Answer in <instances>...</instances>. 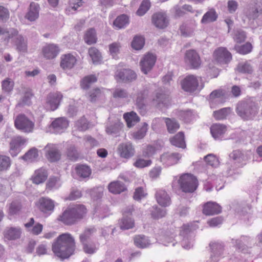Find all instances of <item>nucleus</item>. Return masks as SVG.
I'll use <instances>...</instances> for the list:
<instances>
[{
	"mask_svg": "<svg viewBox=\"0 0 262 262\" xmlns=\"http://www.w3.org/2000/svg\"><path fill=\"white\" fill-rule=\"evenodd\" d=\"M75 242L73 236L68 233H63L52 244V251L61 259L69 258L75 250Z\"/></svg>",
	"mask_w": 262,
	"mask_h": 262,
	"instance_id": "f257e3e1",
	"label": "nucleus"
},
{
	"mask_svg": "<svg viewBox=\"0 0 262 262\" xmlns=\"http://www.w3.org/2000/svg\"><path fill=\"white\" fill-rule=\"evenodd\" d=\"M257 106L253 102H241L236 107L237 114L243 119H252L257 113Z\"/></svg>",
	"mask_w": 262,
	"mask_h": 262,
	"instance_id": "f03ea898",
	"label": "nucleus"
},
{
	"mask_svg": "<svg viewBox=\"0 0 262 262\" xmlns=\"http://www.w3.org/2000/svg\"><path fill=\"white\" fill-rule=\"evenodd\" d=\"M178 182L182 191L191 193L198 187V182L195 177L189 173H185L180 176Z\"/></svg>",
	"mask_w": 262,
	"mask_h": 262,
	"instance_id": "7ed1b4c3",
	"label": "nucleus"
},
{
	"mask_svg": "<svg viewBox=\"0 0 262 262\" xmlns=\"http://www.w3.org/2000/svg\"><path fill=\"white\" fill-rule=\"evenodd\" d=\"M202 81L201 77H196L193 75L187 76L181 81V87L186 92H192L195 91L198 88L202 89L203 84L199 85V82Z\"/></svg>",
	"mask_w": 262,
	"mask_h": 262,
	"instance_id": "20e7f679",
	"label": "nucleus"
},
{
	"mask_svg": "<svg viewBox=\"0 0 262 262\" xmlns=\"http://www.w3.org/2000/svg\"><path fill=\"white\" fill-rule=\"evenodd\" d=\"M8 33V39L15 37L14 43L16 50L20 52H26L27 50L26 39L18 34V32L15 29H10Z\"/></svg>",
	"mask_w": 262,
	"mask_h": 262,
	"instance_id": "39448f33",
	"label": "nucleus"
},
{
	"mask_svg": "<svg viewBox=\"0 0 262 262\" xmlns=\"http://www.w3.org/2000/svg\"><path fill=\"white\" fill-rule=\"evenodd\" d=\"M15 127L24 132L30 133L33 130L34 123L30 120L25 115L20 114L15 120Z\"/></svg>",
	"mask_w": 262,
	"mask_h": 262,
	"instance_id": "423d86ee",
	"label": "nucleus"
},
{
	"mask_svg": "<svg viewBox=\"0 0 262 262\" xmlns=\"http://www.w3.org/2000/svg\"><path fill=\"white\" fill-rule=\"evenodd\" d=\"M183 237L182 246L185 249H189L193 246V234L191 231L189 226L184 225L181 227L180 233Z\"/></svg>",
	"mask_w": 262,
	"mask_h": 262,
	"instance_id": "0eeeda50",
	"label": "nucleus"
},
{
	"mask_svg": "<svg viewBox=\"0 0 262 262\" xmlns=\"http://www.w3.org/2000/svg\"><path fill=\"white\" fill-rule=\"evenodd\" d=\"M149 95L147 87H144L139 90L136 95V105L141 113H144L146 107V99Z\"/></svg>",
	"mask_w": 262,
	"mask_h": 262,
	"instance_id": "6e6552de",
	"label": "nucleus"
},
{
	"mask_svg": "<svg viewBox=\"0 0 262 262\" xmlns=\"http://www.w3.org/2000/svg\"><path fill=\"white\" fill-rule=\"evenodd\" d=\"M156 61V57L153 54L148 53L141 59L140 66L143 73L147 74L153 68Z\"/></svg>",
	"mask_w": 262,
	"mask_h": 262,
	"instance_id": "1a4fd4ad",
	"label": "nucleus"
},
{
	"mask_svg": "<svg viewBox=\"0 0 262 262\" xmlns=\"http://www.w3.org/2000/svg\"><path fill=\"white\" fill-rule=\"evenodd\" d=\"M44 150L46 157L50 162H56L60 159L61 153L56 145L48 144L45 146Z\"/></svg>",
	"mask_w": 262,
	"mask_h": 262,
	"instance_id": "9d476101",
	"label": "nucleus"
},
{
	"mask_svg": "<svg viewBox=\"0 0 262 262\" xmlns=\"http://www.w3.org/2000/svg\"><path fill=\"white\" fill-rule=\"evenodd\" d=\"M62 98V95L60 93L56 92L50 93L47 98L46 107L47 110L54 111L56 110Z\"/></svg>",
	"mask_w": 262,
	"mask_h": 262,
	"instance_id": "9b49d317",
	"label": "nucleus"
},
{
	"mask_svg": "<svg viewBox=\"0 0 262 262\" xmlns=\"http://www.w3.org/2000/svg\"><path fill=\"white\" fill-rule=\"evenodd\" d=\"M185 60L193 69L198 68L201 64L200 57L194 50H189L186 52Z\"/></svg>",
	"mask_w": 262,
	"mask_h": 262,
	"instance_id": "f8f14e48",
	"label": "nucleus"
},
{
	"mask_svg": "<svg viewBox=\"0 0 262 262\" xmlns=\"http://www.w3.org/2000/svg\"><path fill=\"white\" fill-rule=\"evenodd\" d=\"M117 151L121 157L125 159H129L135 154V149L132 144L129 142L120 144Z\"/></svg>",
	"mask_w": 262,
	"mask_h": 262,
	"instance_id": "ddd939ff",
	"label": "nucleus"
},
{
	"mask_svg": "<svg viewBox=\"0 0 262 262\" xmlns=\"http://www.w3.org/2000/svg\"><path fill=\"white\" fill-rule=\"evenodd\" d=\"M215 60L221 63H227L232 59L231 54L224 47H221L214 52Z\"/></svg>",
	"mask_w": 262,
	"mask_h": 262,
	"instance_id": "4468645a",
	"label": "nucleus"
},
{
	"mask_svg": "<svg viewBox=\"0 0 262 262\" xmlns=\"http://www.w3.org/2000/svg\"><path fill=\"white\" fill-rule=\"evenodd\" d=\"M152 22L157 28L163 29L167 26L169 21L165 13L159 12L153 14Z\"/></svg>",
	"mask_w": 262,
	"mask_h": 262,
	"instance_id": "2eb2a0df",
	"label": "nucleus"
},
{
	"mask_svg": "<svg viewBox=\"0 0 262 262\" xmlns=\"http://www.w3.org/2000/svg\"><path fill=\"white\" fill-rule=\"evenodd\" d=\"M54 206L53 201L49 198L42 197L38 200V208L44 213L50 214L54 210Z\"/></svg>",
	"mask_w": 262,
	"mask_h": 262,
	"instance_id": "dca6fc26",
	"label": "nucleus"
},
{
	"mask_svg": "<svg viewBox=\"0 0 262 262\" xmlns=\"http://www.w3.org/2000/svg\"><path fill=\"white\" fill-rule=\"evenodd\" d=\"M42 54L47 59L55 58L59 52V47L55 44H48L42 49Z\"/></svg>",
	"mask_w": 262,
	"mask_h": 262,
	"instance_id": "f3484780",
	"label": "nucleus"
},
{
	"mask_svg": "<svg viewBox=\"0 0 262 262\" xmlns=\"http://www.w3.org/2000/svg\"><path fill=\"white\" fill-rule=\"evenodd\" d=\"M27 140L20 136L13 138L10 143V152L12 156H16L19 152V147L24 145Z\"/></svg>",
	"mask_w": 262,
	"mask_h": 262,
	"instance_id": "a211bd4d",
	"label": "nucleus"
},
{
	"mask_svg": "<svg viewBox=\"0 0 262 262\" xmlns=\"http://www.w3.org/2000/svg\"><path fill=\"white\" fill-rule=\"evenodd\" d=\"M69 126V122L66 118L60 117L56 119L51 123L50 127L53 129L55 133H61Z\"/></svg>",
	"mask_w": 262,
	"mask_h": 262,
	"instance_id": "6ab92c4d",
	"label": "nucleus"
},
{
	"mask_svg": "<svg viewBox=\"0 0 262 262\" xmlns=\"http://www.w3.org/2000/svg\"><path fill=\"white\" fill-rule=\"evenodd\" d=\"M181 158V156L178 153H165L160 158L161 162L166 166H171L177 164Z\"/></svg>",
	"mask_w": 262,
	"mask_h": 262,
	"instance_id": "aec40b11",
	"label": "nucleus"
},
{
	"mask_svg": "<svg viewBox=\"0 0 262 262\" xmlns=\"http://www.w3.org/2000/svg\"><path fill=\"white\" fill-rule=\"evenodd\" d=\"M21 235V229L19 227H7L4 231V237L9 241L16 240Z\"/></svg>",
	"mask_w": 262,
	"mask_h": 262,
	"instance_id": "412c9836",
	"label": "nucleus"
},
{
	"mask_svg": "<svg viewBox=\"0 0 262 262\" xmlns=\"http://www.w3.org/2000/svg\"><path fill=\"white\" fill-rule=\"evenodd\" d=\"M76 59L74 56L71 54L63 55L61 57L60 67L64 70L72 69L76 63Z\"/></svg>",
	"mask_w": 262,
	"mask_h": 262,
	"instance_id": "4be33fe9",
	"label": "nucleus"
},
{
	"mask_svg": "<svg viewBox=\"0 0 262 262\" xmlns=\"http://www.w3.org/2000/svg\"><path fill=\"white\" fill-rule=\"evenodd\" d=\"M227 131V126L223 124L215 123L210 127L212 136L215 140L221 139Z\"/></svg>",
	"mask_w": 262,
	"mask_h": 262,
	"instance_id": "5701e85b",
	"label": "nucleus"
},
{
	"mask_svg": "<svg viewBox=\"0 0 262 262\" xmlns=\"http://www.w3.org/2000/svg\"><path fill=\"white\" fill-rule=\"evenodd\" d=\"M221 207L216 203L208 202L204 205L203 212L207 215L219 214L221 212Z\"/></svg>",
	"mask_w": 262,
	"mask_h": 262,
	"instance_id": "b1692460",
	"label": "nucleus"
},
{
	"mask_svg": "<svg viewBox=\"0 0 262 262\" xmlns=\"http://www.w3.org/2000/svg\"><path fill=\"white\" fill-rule=\"evenodd\" d=\"M251 239L247 236H242L239 239H232V244L243 252L247 251L248 247L252 245Z\"/></svg>",
	"mask_w": 262,
	"mask_h": 262,
	"instance_id": "393cba45",
	"label": "nucleus"
},
{
	"mask_svg": "<svg viewBox=\"0 0 262 262\" xmlns=\"http://www.w3.org/2000/svg\"><path fill=\"white\" fill-rule=\"evenodd\" d=\"M40 7L38 4L32 2L30 4L28 11L25 17L30 21H35L39 17Z\"/></svg>",
	"mask_w": 262,
	"mask_h": 262,
	"instance_id": "a878e982",
	"label": "nucleus"
},
{
	"mask_svg": "<svg viewBox=\"0 0 262 262\" xmlns=\"http://www.w3.org/2000/svg\"><path fill=\"white\" fill-rule=\"evenodd\" d=\"M155 196L158 203L161 206L166 207L170 204V198L164 190L159 189L157 190Z\"/></svg>",
	"mask_w": 262,
	"mask_h": 262,
	"instance_id": "bb28decb",
	"label": "nucleus"
},
{
	"mask_svg": "<svg viewBox=\"0 0 262 262\" xmlns=\"http://www.w3.org/2000/svg\"><path fill=\"white\" fill-rule=\"evenodd\" d=\"M58 220L67 225L74 224L77 221V220L71 209L64 211L62 214L58 217Z\"/></svg>",
	"mask_w": 262,
	"mask_h": 262,
	"instance_id": "cd10ccee",
	"label": "nucleus"
},
{
	"mask_svg": "<svg viewBox=\"0 0 262 262\" xmlns=\"http://www.w3.org/2000/svg\"><path fill=\"white\" fill-rule=\"evenodd\" d=\"M116 76L122 81H132L135 80L137 77L136 73L129 69H123L118 72Z\"/></svg>",
	"mask_w": 262,
	"mask_h": 262,
	"instance_id": "c85d7f7f",
	"label": "nucleus"
},
{
	"mask_svg": "<svg viewBox=\"0 0 262 262\" xmlns=\"http://www.w3.org/2000/svg\"><path fill=\"white\" fill-rule=\"evenodd\" d=\"M48 177L47 170L44 168H40L35 171L32 177V181L36 184H39L46 181Z\"/></svg>",
	"mask_w": 262,
	"mask_h": 262,
	"instance_id": "c756f323",
	"label": "nucleus"
},
{
	"mask_svg": "<svg viewBox=\"0 0 262 262\" xmlns=\"http://www.w3.org/2000/svg\"><path fill=\"white\" fill-rule=\"evenodd\" d=\"M35 221L33 218H30L29 221L25 224V226L29 228L32 227V228L29 230V231L34 235H38L42 231L43 226L39 223H37L35 225Z\"/></svg>",
	"mask_w": 262,
	"mask_h": 262,
	"instance_id": "7c9ffc66",
	"label": "nucleus"
},
{
	"mask_svg": "<svg viewBox=\"0 0 262 262\" xmlns=\"http://www.w3.org/2000/svg\"><path fill=\"white\" fill-rule=\"evenodd\" d=\"M171 144L173 145L182 148L186 147V144L184 140V134L182 132H179L174 137L170 139Z\"/></svg>",
	"mask_w": 262,
	"mask_h": 262,
	"instance_id": "2f4dec72",
	"label": "nucleus"
},
{
	"mask_svg": "<svg viewBox=\"0 0 262 262\" xmlns=\"http://www.w3.org/2000/svg\"><path fill=\"white\" fill-rule=\"evenodd\" d=\"M108 188L109 191L114 194H119L126 189L124 184L118 181L111 182Z\"/></svg>",
	"mask_w": 262,
	"mask_h": 262,
	"instance_id": "473e14b6",
	"label": "nucleus"
},
{
	"mask_svg": "<svg viewBox=\"0 0 262 262\" xmlns=\"http://www.w3.org/2000/svg\"><path fill=\"white\" fill-rule=\"evenodd\" d=\"M123 118L126 122L127 126L129 127L133 126L140 121L139 117L134 112L125 113L123 115Z\"/></svg>",
	"mask_w": 262,
	"mask_h": 262,
	"instance_id": "72a5a7b5",
	"label": "nucleus"
},
{
	"mask_svg": "<svg viewBox=\"0 0 262 262\" xmlns=\"http://www.w3.org/2000/svg\"><path fill=\"white\" fill-rule=\"evenodd\" d=\"M167 130L170 134L174 133L179 128L180 125L174 118H164Z\"/></svg>",
	"mask_w": 262,
	"mask_h": 262,
	"instance_id": "f704fd0d",
	"label": "nucleus"
},
{
	"mask_svg": "<svg viewBox=\"0 0 262 262\" xmlns=\"http://www.w3.org/2000/svg\"><path fill=\"white\" fill-rule=\"evenodd\" d=\"M123 124L119 121L107 124L105 131L107 134L112 135L118 134L122 128Z\"/></svg>",
	"mask_w": 262,
	"mask_h": 262,
	"instance_id": "c9c22d12",
	"label": "nucleus"
},
{
	"mask_svg": "<svg viewBox=\"0 0 262 262\" xmlns=\"http://www.w3.org/2000/svg\"><path fill=\"white\" fill-rule=\"evenodd\" d=\"M217 18V14L214 9H209L205 14L203 15L201 23L202 24H208L211 22L215 21Z\"/></svg>",
	"mask_w": 262,
	"mask_h": 262,
	"instance_id": "e433bc0d",
	"label": "nucleus"
},
{
	"mask_svg": "<svg viewBox=\"0 0 262 262\" xmlns=\"http://www.w3.org/2000/svg\"><path fill=\"white\" fill-rule=\"evenodd\" d=\"M134 243L137 247L140 248H146L150 244L148 238L143 235H136L134 237Z\"/></svg>",
	"mask_w": 262,
	"mask_h": 262,
	"instance_id": "4c0bfd02",
	"label": "nucleus"
},
{
	"mask_svg": "<svg viewBox=\"0 0 262 262\" xmlns=\"http://www.w3.org/2000/svg\"><path fill=\"white\" fill-rule=\"evenodd\" d=\"M96 232L94 227L86 228L79 235V240L81 244L89 242L91 237Z\"/></svg>",
	"mask_w": 262,
	"mask_h": 262,
	"instance_id": "58836bf2",
	"label": "nucleus"
},
{
	"mask_svg": "<svg viewBox=\"0 0 262 262\" xmlns=\"http://www.w3.org/2000/svg\"><path fill=\"white\" fill-rule=\"evenodd\" d=\"M168 96L162 93H157L156 96L152 98V102L158 107H161V104H165L168 100Z\"/></svg>",
	"mask_w": 262,
	"mask_h": 262,
	"instance_id": "ea45409f",
	"label": "nucleus"
},
{
	"mask_svg": "<svg viewBox=\"0 0 262 262\" xmlns=\"http://www.w3.org/2000/svg\"><path fill=\"white\" fill-rule=\"evenodd\" d=\"M76 172L79 178H89L91 174V168L86 165H81L76 167Z\"/></svg>",
	"mask_w": 262,
	"mask_h": 262,
	"instance_id": "a19ab883",
	"label": "nucleus"
},
{
	"mask_svg": "<svg viewBox=\"0 0 262 262\" xmlns=\"http://www.w3.org/2000/svg\"><path fill=\"white\" fill-rule=\"evenodd\" d=\"M71 209L77 220L83 218L86 213V209L83 205H76Z\"/></svg>",
	"mask_w": 262,
	"mask_h": 262,
	"instance_id": "79ce46f5",
	"label": "nucleus"
},
{
	"mask_svg": "<svg viewBox=\"0 0 262 262\" xmlns=\"http://www.w3.org/2000/svg\"><path fill=\"white\" fill-rule=\"evenodd\" d=\"M84 40L85 43L89 45L95 43L97 41V37L95 29H89L84 35Z\"/></svg>",
	"mask_w": 262,
	"mask_h": 262,
	"instance_id": "37998d69",
	"label": "nucleus"
},
{
	"mask_svg": "<svg viewBox=\"0 0 262 262\" xmlns=\"http://www.w3.org/2000/svg\"><path fill=\"white\" fill-rule=\"evenodd\" d=\"M129 23L128 17L124 14L118 16L114 21V26L117 29H122Z\"/></svg>",
	"mask_w": 262,
	"mask_h": 262,
	"instance_id": "c03bdc74",
	"label": "nucleus"
},
{
	"mask_svg": "<svg viewBox=\"0 0 262 262\" xmlns=\"http://www.w3.org/2000/svg\"><path fill=\"white\" fill-rule=\"evenodd\" d=\"M38 157V153L37 149L32 148L22 157V159L27 162H32L36 160Z\"/></svg>",
	"mask_w": 262,
	"mask_h": 262,
	"instance_id": "a18cd8bd",
	"label": "nucleus"
},
{
	"mask_svg": "<svg viewBox=\"0 0 262 262\" xmlns=\"http://www.w3.org/2000/svg\"><path fill=\"white\" fill-rule=\"evenodd\" d=\"M144 38L141 36H135L131 43L132 47L136 50L142 49L144 45Z\"/></svg>",
	"mask_w": 262,
	"mask_h": 262,
	"instance_id": "49530a36",
	"label": "nucleus"
},
{
	"mask_svg": "<svg viewBox=\"0 0 262 262\" xmlns=\"http://www.w3.org/2000/svg\"><path fill=\"white\" fill-rule=\"evenodd\" d=\"M97 81V78L94 75H89L85 77L81 82V87L84 90L88 89L91 85Z\"/></svg>",
	"mask_w": 262,
	"mask_h": 262,
	"instance_id": "de8ad7c7",
	"label": "nucleus"
},
{
	"mask_svg": "<svg viewBox=\"0 0 262 262\" xmlns=\"http://www.w3.org/2000/svg\"><path fill=\"white\" fill-rule=\"evenodd\" d=\"M236 70L240 73L247 74H251L253 71L252 66L247 61L238 63Z\"/></svg>",
	"mask_w": 262,
	"mask_h": 262,
	"instance_id": "09e8293b",
	"label": "nucleus"
},
{
	"mask_svg": "<svg viewBox=\"0 0 262 262\" xmlns=\"http://www.w3.org/2000/svg\"><path fill=\"white\" fill-rule=\"evenodd\" d=\"M134 225L135 223L134 220L130 217L127 216H123L120 223L121 229L123 230L133 228Z\"/></svg>",
	"mask_w": 262,
	"mask_h": 262,
	"instance_id": "8fccbe9b",
	"label": "nucleus"
},
{
	"mask_svg": "<svg viewBox=\"0 0 262 262\" xmlns=\"http://www.w3.org/2000/svg\"><path fill=\"white\" fill-rule=\"evenodd\" d=\"M231 110L230 107H225L213 113L214 118L216 120H222L226 118L230 114Z\"/></svg>",
	"mask_w": 262,
	"mask_h": 262,
	"instance_id": "3c124183",
	"label": "nucleus"
},
{
	"mask_svg": "<svg viewBox=\"0 0 262 262\" xmlns=\"http://www.w3.org/2000/svg\"><path fill=\"white\" fill-rule=\"evenodd\" d=\"M81 244L82 245L83 251L86 254H93L96 252L98 249V247L93 243L87 242L85 243Z\"/></svg>",
	"mask_w": 262,
	"mask_h": 262,
	"instance_id": "603ef678",
	"label": "nucleus"
},
{
	"mask_svg": "<svg viewBox=\"0 0 262 262\" xmlns=\"http://www.w3.org/2000/svg\"><path fill=\"white\" fill-rule=\"evenodd\" d=\"M21 204L18 201H14L9 205V213L10 215H14L18 213L21 209Z\"/></svg>",
	"mask_w": 262,
	"mask_h": 262,
	"instance_id": "864d4df0",
	"label": "nucleus"
},
{
	"mask_svg": "<svg viewBox=\"0 0 262 262\" xmlns=\"http://www.w3.org/2000/svg\"><path fill=\"white\" fill-rule=\"evenodd\" d=\"M166 214V210L165 209L159 208L158 206H153L151 211V214L154 219H160L165 216Z\"/></svg>",
	"mask_w": 262,
	"mask_h": 262,
	"instance_id": "5fc2aeb1",
	"label": "nucleus"
},
{
	"mask_svg": "<svg viewBox=\"0 0 262 262\" xmlns=\"http://www.w3.org/2000/svg\"><path fill=\"white\" fill-rule=\"evenodd\" d=\"M235 50L239 53L246 54L250 53L252 49V46L249 42H247L242 46L236 45L234 47Z\"/></svg>",
	"mask_w": 262,
	"mask_h": 262,
	"instance_id": "6e6d98bb",
	"label": "nucleus"
},
{
	"mask_svg": "<svg viewBox=\"0 0 262 262\" xmlns=\"http://www.w3.org/2000/svg\"><path fill=\"white\" fill-rule=\"evenodd\" d=\"M128 94L127 91L122 88L115 89L113 93V96L116 99H123L128 97Z\"/></svg>",
	"mask_w": 262,
	"mask_h": 262,
	"instance_id": "4d7b16f0",
	"label": "nucleus"
},
{
	"mask_svg": "<svg viewBox=\"0 0 262 262\" xmlns=\"http://www.w3.org/2000/svg\"><path fill=\"white\" fill-rule=\"evenodd\" d=\"M147 130V124L144 123L141 128L137 132L133 134L134 139L136 140H140L142 139L146 135Z\"/></svg>",
	"mask_w": 262,
	"mask_h": 262,
	"instance_id": "13d9d810",
	"label": "nucleus"
},
{
	"mask_svg": "<svg viewBox=\"0 0 262 262\" xmlns=\"http://www.w3.org/2000/svg\"><path fill=\"white\" fill-rule=\"evenodd\" d=\"M2 86L3 91L6 93H10L13 89L14 82L12 79L7 78L2 81Z\"/></svg>",
	"mask_w": 262,
	"mask_h": 262,
	"instance_id": "bf43d9fd",
	"label": "nucleus"
},
{
	"mask_svg": "<svg viewBox=\"0 0 262 262\" xmlns=\"http://www.w3.org/2000/svg\"><path fill=\"white\" fill-rule=\"evenodd\" d=\"M89 54L94 63H96L101 59V54L95 47H91L89 49Z\"/></svg>",
	"mask_w": 262,
	"mask_h": 262,
	"instance_id": "052dcab7",
	"label": "nucleus"
},
{
	"mask_svg": "<svg viewBox=\"0 0 262 262\" xmlns=\"http://www.w3.org/2000/svg\"><path fill=\"white\" fill-rule=\"evenodd\" d=\"M61 186L59 179L57 177H52L49 179L47 184V187L50 189H57Z\"/></svg>",
	"mask_w": 262,
	"mask_h": 262,
	"instance_id": "680f3d73",
	"label": "nucleus"
},
{
	"mask_svg": "<svg viewBox=\"0 0 262 262\" xmlns=\"http://www.w3.org/2000/svg\"><path fill=\"white\" fill-rule=\"evenodd\" d=\"M75 127L80 131H84L89 128V124L85 118L82 117L75 123Z\"/></svg>",
	"mask_w": 262,
	"mask_h": 262,
	"instance_id": "e2e57ef3",
	"label": "nucleus"
},
{
	"mask_svg": "<svg viewBox=\"0 0 262 262\" xmlns=\"http://www.w3.org/2000/svg\"><path fill=\"white\" fill-rule=\"evenodd\" d=\"M150 3L148 0H144L141 3L139 8L137 11V14L139 16L143 15L149 9Z\"/></svg>",
	"mask_w": 262,
	"mask_h": 262,
	"instance_id": "0e129e2a",
	"label": "nucleus"
},
{
	"mask_svg": "<svg viewBox=\"0 0 262 262\" xmlns=\"http://www.w3.org/2000/svg\"><path fill=\"white\" fill-rule=\"evenodd\" d=\"M204 159L209 165L212 167H217L219 165L218 159L213 154H209L204 157Z\"/></svg>",
	"mask_w": 262,
	"mask_h": 262,
	"instance_id": "69168bd1",
	"label": "nucleus"
},
{
	"mask_svg": "<svg viewBox=\"0 0 262 262\" xmlns=\"http://www.w3.org/2000/svg\"><path fill=\"white\" fill-rule=\"evenodd\" d=\"M121 45L119 42H114L109 45L110 54L114 58L120 52Z\"/></svg>",
	"mask_w": 262,
	"mask_h": 262,
	"instance_id": "338daca9",
	"label": "nucleus"
},
{
	"mask_svg": "<svg viewBox=\"0 0 262 262\" xmlns=\"http://www.w3.org/2000/svg\"><path fill=\"white\" fill-rule=\"evenodd\" d=\"M212 252L215 254H220L224 250V245L219 242H212L210 244Z\"/></svg>",
	"mask_w": 262,
	"mask_h": 262,
	"instance_id": "774afa93",
	"label": "nucleus"
}]
</instances>
